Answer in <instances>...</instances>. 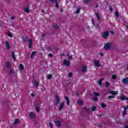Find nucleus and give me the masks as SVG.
I'll list each match as a JSON object with an SVG mask.
<instances>
[{"label":"nucleus","instance_id":"f03ea898","mask_svg":"<svg viewBox=\"0 0 128 128\" xmlns=\"http://www.w3.org/2000/svg\"><path fill=\"white\" fill-rule=\"evenodd\" d=\"M110 46H112V44H110V43H108L105 44L104 48L107 50H110Z\"/></svg>","mask_w":128,"mask_h":128},{"label":"nucleus","instance_id":"c85d7f7f","mask_svg":"<svg viewBox=\"0 0 128 128\" xmlns=\"http://www.w3.org/2000/svg\"><path fill=\"white\" fill-rule=\"evenodd\" d=\"M52 78V74H48L47 76V78L48 80H51V78Z\"/></svg>","mask_w":128,"mask_h":128},{"label":"nucleus","instance_id":"cd10ccee","mask_svg":"<svg viewBox=\"0 0 128 128\" xmlns=\"http://www.w3.org/2000/svg\"><path fill=\"white\" fill-rule=\"evenodd\" d=\"M24 12L28 14V12H30V9L28 8H25Z\"/></svg>","mask_w":128,"mask_h":128},{"label":"nucleus","instance_id":"a19ab883","mask_svg":"<svg viewBox=\"0 0 128 128\" xmlns=\"http://www.w3.org/2000/svg\"><path fill=\"white\" fill-rule=\"evenodd\" d=\"M49 125L50 128H54V126H52V124L51 122H49Z\"/></svg>","mask_w":128,"mask_h":128},{"label":"nucleus","instance_id":"2f4dec72","mask_svg":"<svg viewBox=\"0 0 128 128\" xmlns=\"http://www.w3.org/2000/svg\"><path fill=\"white\" fill-rule=\"evenodd\" d=\"M112 80H116V74H114L112 77Z\"/></svg>","mask_w":128,"mask_h":128},{"label":"nucleus","instance_id":"79ce46f5","mask_svg":"<svg viewBox=\"0 0 128 128\" xmlns=\"http://www.w3.org/2000/svg\"><path fill=\"white\" fill-rule=\"evenodd\" d=\"M68 56L69 60H72V56H70L69 54H68Z\"/></svg>","mask_w":128,"mask_h":128},{"label":"nucleus","instance_id":"c9c22d12","mask_svg":"<svg viewBox=\"0 0 128 128\" xmlns=\"http://www.w3.org/2000/svg\"><path fill=\"white\" fill-rule=\"evenodd\" d=\"M96 18H98V20H100V15H98V13L96 12Z\"/></svg>","mask_w":128,"mask_h":128},{"label":"nucleus","instance_id":"9b49d317","mask_svg":"<svg viewBox=\"0 0 128 128\" xmlns=\"http://www.w3.org/2000/svg\"><path fill=\"white\" fill-rule=\"evenodd\" d=\"M65 100L66 101V103L67 106H70V100L68 99V97L65 96Z\"/></svg>","mask_w":128,"mask_h":128},{"label":"nucleus","instance_id":"39448f33","mask_svg":"<svg viewBox=\"0 0 128 128\" xmlns=\"http://www.w3.org/2000/svg\"><path fill=\"white\" fill-rule=\"evenodd\" d=\"M64 102H62L60 103L59 108H58L59 110H62V108H64Z\"/></svg>","mask_w":128,"mask_h":128},{"label":"nucleus","instance_id":"69168bd1","mask_svg":"<svg viewBox=\"0 0 128 128\" xmlns=\"http://www.w3.org/2000/svg\"><path fill=\"white\" fill-rule=\"evenodd\" d=\"M100 56H103V54H102V53L100 54Z\"/></svg>","mask_w":128,"mask_h":128},{"label":"nucleus","instance_id":"603ef678","mask_svg":"<svg viewBox=\"0 0 128 128\" xmlns=\"http://www.w3.org/2000/svg\"><path fill=\"white\" fill-rule=\"evenodd\" d=\"M110 33L111 34H114V32L112 31L110 32Z\"/></svg>","mask_w":128,"mask_h":128},{"label":"nucleus","instance_id":"de8ad7c7","mask_svg":"<svg viewBox=\"0 0 128 128\" xmlns=\"http://www.w3.org/2000/svg\"><path fill=\"white\" fill-rule=\"evenodd\" d=\"M128 110V108L126 107H124V112H126Z\"/></svg>","mask_w":128,"mask_h":128},{"label":"nucleus","instance_id":"bb28decb","mask_svg":"<svg viewBox=\"0 0 128 128\" xmlns=\"http://www.w3.org/2000/svg\"><path fill=\"white\" fill-rule=\"evenodd\" d=\"M19 122H20V120H18V119H15L14 124H18Z\"/></svg>","mask_w":128,"mask_h":128},{"label":"nucleus","instance_id":"5fc2aeb1","mask_svg":"<svg viewBox=\"0 0 128 128\" xmlns=\"http://www.w3.org/2000/svg\"><path fill=\"white\" fill-rule=\"evenodd\" d=\"M31 96H34V94H31Z\"/></svg>","mask_w":128,"mask_h":128},{"label":"nucleus","instance_id":"774afa93","mask_svg":"<svg viewBox=\"0 0 128 128\" xmlns=\"http://www.w3.org/2000/svg\"><path fill=\"white\" fill-rule=\"evenodd\" d=\"M62 56H64V54H62Z\"/></svg>","mask_w":128,"mask_h":128},{"label":"nucleus","instance_id":"a18cd8bd","mask_svg":"<svg viewBox=\"0 0 128 128\" xmlns=\"http://www.w3.org/2000/svg\"><path fill=\"white\" fill-rule=\"evenodd\" d=\"M114 96H108V100H110V98H114Z\"/></svg>","mask_w":128,"mask_h":128},{"label":"nucleus","instance_id":"412c9836","mask_svg":"<svg viewBox=\"0 0 128 128\" xmlns=\"http://www.w3.org/2000/svg\"><path fill=\"white\" fill-rule=\"evenodd\" d=\"M34 108L38 112H40V107L34 106Z\"/></svg>","mask_w":128,"mask_h":128},{"label":"nucleus","instance_id":"b1692460","mask_svg":"<svg viewBox=\"0 0 128 128\" xmlns=\"http://www.w3.org/2000/svg\"><path fill=\"white\" fill-rule=\"evenodd\" d=\"M94 96H100V93L98 92H94Z\"/></svg>","mask_w":128,"mask_h":128},{"label":"nucleus","instance_id":"7c9ffc66","mask_svg":"<svg viewBox=\"0 0 128 128\" xmlns=\"http://www.w3.org/2000/svg\"><path fill=\"white\" fill-rule=\"evenodd\" d=\"M12 58L13 60H15L16 56H14V52H12Z\"/></svg>","mask_w":128,"mask_h":128},{"label":"nucleus","instance_id":"f3484780","mask_svg":"<svg viewBox=\"0 0 128 128\" xmlns=\"http://www.w3.org/2000/svg\"><path fill=\"white\" fill-rule=\"evenodd\" d=\"M86 70H87V68H86V66H83L82 67V72H86Z\"/></svg>","mask_w":128,"mask_h":128},{"label":"nucleus","instance_id":"72a5a7b5","mask_svg":"<svg viewBox=\"0 0 128 128\" xmlns=\"http://www.w3.org/2000/svg\"><path fill=\"white\" fill-rule=\"evenodd\" d=\"M54 28H58V24H56L54 26Z\"/></svg>","mask_w":128,"mask_h":128},{"label":"nucleus","instance_id":"f8f14e48","mask_svg":"<svg viewBox=\"0 0 128 128\" xmlns=\"http://www.w3.org/2000/svg\"><path fill=\"white\" fill-rule=\"evenodd\" d=\"M5 66L6 68H10L12 64H10V62H6Z\"/></svg>","mask_w":128,"mask_h":128},{"label":"nucleus","instance_id":"6ab92c4d","mask_svg":"<svg viewBox=\"0 0 128 128\" xmlns=\"http://www.w3.org/2000/svg\"><path fill=\"white\" fill-rule=\"evenodd\" d=\"M110 94H118V92L116 91H111L110 92Z\"/></svg>","mask_w":128,"mask_h":128},{"label":"nucleus","instance_id":"7ed1b4c3","mask_svg":"<svg viewBox=\"0 0 128 128\" xmlns=\"http://www.w3.org/2000/svg\"><path fill=\"white\" fill-rule=\"evenodd\" d=\"M63 64L64 66H70V61L66 60V59H64L63 61Z\"/></svg>","mask_w":128,"mask_h":128},{"label":"nucleus","instance_id":"1a4fd4ad","mask_svg":"<svg viewBox=\"0 0 128 128\" xmlns=\"http://www.w3.org/2000/svg\"><path fill=\"white\" fill-rule=\"evenodd\" d=\"M94 64L96 66L99 67L100 66V62L98 60H94Z\"/></svg>","mask_w":128,"mask_h":128},{"label":"nucleus","instance_id":"f704fd0d","mask_svg":"<svg viewBox=\"0 0 128 128\" xmlns=\"http://www.w3.org/2000/svg\"><path fill=\"white\" fill-rule=\"evenodd\" d=\"M8 36H10V38H12V33L10 32H8Z\"/></svg>","mask_w":128,"mask_h":128},{"label":"nucleus","instance_id":"58836bf2","mask_svg":"<svg viewBox=\"0 0 128 128\" xmlns=\"http://www.w3.org/2000/svg\"><path fill=\"white\" fill-rule=\"evenodd\" d=\"M68 78H72V72H70L68 74Z\"/></svg>","mask_w":128,"mask_h":128},{"label":"nucleus","instance_id":"0eeeda50","mask_svg":"<svg viewBox=\"0 0 128 128\" xmlns=\"http://www.w3.org/2000/svg\"><path fill=\"white\" fill-rule=\"evenodd\" d=\"M5 44L6 45V48L8 50H10V44H8V42L6 41Z\"/></svg>","mask_w":128,"mask_h":128},{"label":"nucleus","instance_id":"ea45409f","mask_svg":"<svg viewBox=\"0 0 128 128\" xmlns=\"http://www.w3.org/2000/svg\"><path fill=\"white\" fill-rule=\"evenodd\" d=\"M92 110L94 111V110H96V107L94 106L92 107Z\"/></svg>","mask_w":128,"mask_h":128},{"label":"nucleus","instance_id":"20e7f679","mask_svg":"<svg viewBox=\"0 0 128 128\" xmlns=\"http://www.w3.org/2000/svg\"><path fill=\"white\" fill-rule=\"evenodd\" d=\"M109 34H110L108 33V32H104L102 34V36H103V38H108Z\"/></svg>","mask_w":128,"mask_h":128},{"label":"nucleus","instance_id":"49530a36","mask_svg":"<svg viewBox=\"0 0 128 128\" xmlns=\"http://www.w3.org/2000/svg\"><path fill=\"white\" fill-rule=\"evenodd\" d=\"M92 24H93L94 26H96V24H94V19H92Z\"/></svg>","mask_w":128,"mask_h":128},{"label":"nucleus","instance_id":"4d7b16f0","mask_svg":"<svg viewBox=\"0 0 128 128\" xmlns=\"http://www.w3.org/2000/svg\"><path fill=\"white\" fill-rule=\"evenodd\" d=\"M42 12H44V10H42Z\"/></svg>","mask_w":128,"mask_h":128},{"label":"nucleus","instance_id":"09e8293b","mask_svg":"<svg viewBox=\"0 0 128 128\" xmlns=\"http://www.w3.org/2000/svg\"><path fill=\"white\" fill-rule=\"evenodd\" d=\"M48 56H49V58H52V54H48Z\"/></svg>","mask_w":128,"mask_h":128},{"label":"nucleus","instance_id":"ddd939ff","mask_svg":"<svg viewBox=\"0 0 128 128\" xmlns=\"http://www.w3.org/2000/svg\"><path fill=\"white\" fill-rule=\"evenodd\" d=\"M104 122H101L100 123H98V128H102V126H104Z\"/></svg>","mask_w":128,"mask_h":128},{"label":"nucleus","instance_id":"c03bdc74","mask_svg":"<svg viewBox=\"0 0 128 128\" xmlns=\"http://www.w3.org/2000/svg\"><path fill=\"white\" fill-rule=\"evenodd\" d=\"M105 86H106V88H108V86H110V84L108 82H106L105 84Z\"/></svg>","mask_w":128,"mask_h":128},{"label":"nucleus","instance_id":"8fccbe9b","mask_svg":"<svg viewBox=\"0 0 128 128\" xmlns=\"http://www.w3.org/2000/svg\"><path fill=\"white\" fill-rule=\"evenodd\" d=\"M38 104H42V100H38Z\"/></svg>","mask_w":128,"mask_h":128},{"label":"nucleus","instance_id":"13d9d810","mask_svg":"<svg viewBox=\"0 0 128 128\" xmlns=\"http://www.w3.org/2000/svg\"><path fill=\"white\" fill-rule=\"evenodd\" d=\"M110 10H111V12H112V8H110Z\"/></svg>","mask_w":128,"mask_h":128},{"label":"nucleus","instance_id":"f257e3e1","mask_svg":"<svg viewBox=\"0 0 128 128\" xmlns=\"http://www.w3.org/2000/svg\"><path fill=\"white\" fill-rule=\"evenodd\" d=\"M36 113H34L32 112H30V118L34 120V119L36 118Z\"/></svg>","mask_w":128,"mask_h":128},{"label":"nucleus","instance_id":"bf43d9fd","mask_svg":"<svg viewBox=\"0 0 128 128\" xmlns=\"http://www.w3.org/2000/svg\"><path fill=\"white\" fill-rule=\"evenodd\" d=\"M125 128H128V126H125Z\"/></svg>","mask_w":128,"mask_h":128},{"label":"nucleus","instance_id":"423d86ee","mask_svg":"<svg viewBox=\"0 0 128 128\" xmlns=\"http://www.w3.org/2000/svg\"><path fill=\"white\" fill-rule=\"evenodd\" d=\"M60 97L56 96V104H60Z\"/></svg>","mask_w":128,"mask_h":128},{"label":"nucleus","instance_id":"aec40b11","mask_svg":"<svg viewBox=\"0 0 128 128\" xmlns=\"http://www.w3.org/2000/svg\"><path fill=\"white\" fill-rule=\"evenodd\" d=\"M101 106L102 108H106V104L104 103H102Z\"/></svg>","mask_w":128,"mask_h":128},{"label":"nucleus","instance_id":"a211bd4d","mask_svg":"<svg viewBox=\"0 0 128 128\" xmlns=\"http://www.w3.org/2000/svg\"><path fill=\"white\" fill-rule=\"evenodd\" d=\"M28 42H30L29 48H32V39H30L28 40Z\"/></svg>","mask_w":128,"mask_h":128},{"label":"nucleus","instance_id":"0e129e2a","mask_svg":"<svg viewBox=\"0 0 128 128\" xmlns=\"http://www.w3.org/2000/svg\"><path fill=\"white\" fill-rule=\"evenodd\" d=\"M75 94H76V96H78V92H75Z\"/></svg>","mask_w":128,"mask_h":128},{"label":"nucleus","instance_id":"dca6fc26","mask_svg":"<svg viewBox=\"0 0 128 128\" xmlns=\"http://www.w3.org/2000/svg\"><path fill=\"white\" fill-rule=\"evenodd\" d=\"M50 2H56V6L57 8H58V0H50Z\"/></svg>","mask_w":128,"mask_h":128},{"label":"nucleus","instance_id":"680f3d73","mask_svg":"<svg viewBox=\"0 0 128 128\" xmlns=\"http://www.w3.org/2000/svg\"><path fill=\"white\" fill-rule=\"evenodd\" d=\"M84 110H86V107H84Z\"/></svg>","mask_w":128,"mask_h":128},{"label":"nucleus","instance_id":"e2e57ef3","mask_svg":"<svg viewBox=\"0 0 128 128\" xmlns=\"http://www.w3.org/2000/svg\"><path fill=\"white\" fill-rule=\"evenodd\" d=\"M60 10V12H62V8H61V9Z\"/></svg>","mask_w":128,"mask_h":128},{"label":"nucleus","instance_id":"4be33fe9","mask_svg":"<svg viewBox=\"0 0 128 128\" xmlns=\"http://www.w3.org/2000/svg\"><path fill=\"white\" fill-rule=\"evenodd\" d=\"M22 39L24 42H28V37L26 36H22Z\"/></svg>","mask_w":128,"mask_h":128},{"label":"nucleus","instance_id":"c756f323","mask_svg":"<svg viewBox=\"0 0 128 128\" xmlns=\"http://www.w3.org/2000/svg\"><path fill=\"white\" fill-rule=\"evenodd\" d=\"M34 86H35L36 88H38V82H36V81H34Z\"/></svg>","mask_w":128,"mask_h":128},{"label":"nucleus","instance_id":"5701e85b","mask_svg":"<svg viewBox=\"0 0 128 128\" xmlns=\"http://www.w3.org/2000/svg\"><path fill=\"white\" fill-rule=\"evenodd\" d=\"M102 80H104V78H102L98 80V84L99 86H100L102 84Z\"/></svg>","mask_w":128,"mask_h":128},{"label":"nucleus","instance_id":"3c124183","mask_svg":"<svg viewBox=\"0 0 128 128\" xmlns=\"http://www.w3.org/2000/svg\"><path fill=\"white\" fill-rule=\"evenodd\" d=\"M10 74H14V71H12V70H10Z\"/></svg>","mask_w":128,"mask_h":128},{"label":"nucleus","instance_id":"9d476101","mask_svg":"<svg viewBox=\"0 0 128 128\" xmlns=\"http://www.w3.org/2000/svg\"><path fill=\"white\" fill-rule=\"evenodd\" d=\"M122 82L124 84H128V77H126V78H123L122 80Z\"/></svg>","mask_w":128,"mask_h":128},{"label":"nucleus","instance_id":"4468645a","mask_svg":"<svg viewBox=\"0 0 128 128\" xmlns=\"http://www.w3.org/2000/svg\"><path fill=\"white\" fill-rule=\"evenodd\" d=\"M36 52L35 51H34L32 52V53L30 55V58L32 60V58H34V56H36Z\"/></svg>","mask_w":128,"mask_h":128},{"label":"nucleus","instance_id":"37998d69","mask_svg":"<svg viewBox=\"0 0 128 128\" xmlns=\"http://www.w3.org/2000/svg\"><path fill=\"white\" fill-rule=\"evenodd\" d=\"M80 8H78V9L77 10L76 12V14H80Z\"/></svg>","mask_w":128,"mask_h":128},{"label":"nucleus","instance_id":"6e6d98bb","mask_svg":"<svg viewBox=\"0 0 128 128\" xmlns=\"http://www.w3.org/2000/svg\"><path fill=\"white\" fill-rule=\"evenodd\" d=\"M104 116L102 114H99V116Z\"/></svg>","mask_w":128,"mask_h":128},{"label":"nucleus","instance_id":"4c0bfd02","mask_svg":"<svg viewBox=\"0 0 128 128\" xmlns=\"http://www.w3.org/2000/svg\"><path fill=\"white\" fill-rule=\"evenodd\" d=\"M115 16L116 18H118V12H115Z\"/></svg>","mask_w":128,"mask_h":128},{"label":"nucleus","instance_id":"473e14b6","mask_svg":"<svg viewBox=\"0 0 128 128\" xmlns=\"http://www.w3.org/2000/svg\"><path fill=\"white\" fill-rule=\"evenodd\" d=\"M90 2V0H84V4H88V2Z\"/></svg>","mask_w":128,"mask_h":128},{"label":"nucleus","instance_id":"e433bc0d","mask_svg":"<svg viewBox=\"0 0 128 128\" xmlns=\"http://www.w3.org/2000/svg\"><path fill=\"white\" fill-rule=\"evenodd\" d=\"M126 114V111H123L122 116H124Z\"/></svg>","mask_w":128,"mask_h":128},{"label":"nucleus","instance_id":"052dcab7","mask_svg":"<svg viewBox=\"0 0 128 128\" xmlns=\"http://www.w3.org/2000/svg\"><path fill=\"white\" fill-rule=\"evenodd\" d=\"M44 36H46V34H43L42 36V38H44Z\"/></svg>","mask_w":128,"mask_h":128},{"label":"nucleus","instance_id":"2eb2a0df","mask_svg":"<svg viewBox=\"0 0 128 128\" xmlns=\"http://www.w3.org/2000/svg\"><path fill=\"white\" fill-rule=\"evenodd\" d=\"M78 104H79V106H82L84 104V102H82V100H78L77 101Z\"/></svg>","mask_w":128,"mask_h":128},{"label":"nucleus","instance_id":"338daca9","mask_svg":"<svg viewBox=\"0 0 128 128\" xmlns=\"http://www.w3.org/2000/svg\"><path fill=\"white\" fill-rule=\"evenodd\" d=\"M127 108L128 109V105L126 106Z\"/></svg>","mask_w":128,"mask_h":128},{"label":"nucleus","instance_id":"a878e982","mask_svg":"<svg viewBox=\"0 0 128 128\" xmlns=\"http://www.w3.org/2000/svg\"><path fill=\"white\" fill-rule=\"evenodd\" d=\"M92 100L94 101V102H98V97H94L92 99Z\"/></svg>","mask_w":128,"mask_h":128},{"label":"nucleus","instance_id":"864d4df0","mask_svg":"<svg viewBox=\"0 0 128 128\" xmlns=\"http://www.w3.org/2000/svg\"><path fill=\"white\" fill-rule=\"evenodd\" d=\"M11 20H14V17H12L11 18Z\"/></svg>","mask_w":128,"mask_h":128},{"label":"nucleus","instance_id":"6e6552de","mask_svg":"<svg viewBox=\"0 0 128 128\" xmlns=\"http://www.w3.org/2000/svg\"><path fill=\"white\" fill-rule=\"evenodd\" d=\"M55 124L58 126V128H60V126H62V122H60V121H56Z\"/></svg>","mask_w":128,"mask_h":128},{"label":"nucleus","instance_id":"393cba45","mask_svg":"<svg viewBox=\"0 0 128 128\" xmlns=\"http://www.w3.org/2000/svg\"><path fill=\"white\" fill-rule=\"evenodd\" d=\"M19 68H20V70H22L24 68V65L20 64L19 66Z\"/></svg>","mask_w":128,"mask_h":128}]
</instances>
